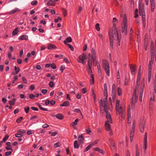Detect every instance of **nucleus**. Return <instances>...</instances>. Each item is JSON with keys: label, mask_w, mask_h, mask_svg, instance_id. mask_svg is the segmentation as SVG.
Instances as JSON below:
<instances>
[{"label": "nucleus", "mask_w": 156, "mask_h": 156, "mask_svg": "<svg viewBox=\"0 0 156 156\" xmlns=\"http://www.w3.org/2000/svg\"><path fill=\"white\" fill-rule=\"evenodd\" d=\"M69 101H66L64 102L62 104H61L60 106H69Z\"/></svg>", "instance_id": "473e14b6"}, {"label": "nucleus", "mask_w": 156, "mask_h": 156, "mask_svg": "<svg viewBox=\"0 0 156 156\" xmlns=\"http://www.w3.org/2000/svg\"><path fill=\"white\" fill-rule=\"evenodd\" d=\"M136 89H135L134 93L132 99V104H135L136 103L137 100V95L136 94Z\"/></svg>", "instance_id": "dca6fc26"}, {"label": "nucleus", "mask_w": 156, "mask_h": 156, "mask_svg": "<svg viewBox=\"0 0 156 156\" xmlns=\"http://www.w3.org/2000/svg\"><path fill=\"white\" fill-rule=\"evenodd\" d=\"M104 111L106 113V117L107 120L105 124V129L106 131H109V134L111 136L113 134V133L111 129L110 124L112 123V121L111 114L108 110H104Z\"/></svg>", "instance_id": "7ed1b4c3"}, {"label": "nucleus", "mask_w": 156, "mask_h": 156, "mask_svg": "<svg viewBox=\"0 0 156 156\" xmlns=\"http://www.w3.org/2000/svg\"><path fill=\"white\" fill-rule=\"evenodd\" d=\"M74 147L75 148H78L79 147V145L78 144L77 141L76 140H75L74 143Z\"/></svg>", "instance_id": "72a5a7b5"}, {"label": "nucleus", "mask_w": 156, "mask_h": 156, "mask_svg": "<svg viewBox=\"0 0 156 156\" xmlns=\"http://www.w3.org/2000/svg\"><path fill=\"white\" fill-rule=\"evenodd\" d=\"M95 58H96V51L94 48H92L91 50V53L89 55L88 61L89 60L92 61V59Z\"/></svg>", "instance_id": "9b49d317"}, {"label": "nucleus", "mask_w": 156, "mask_h": 156, "mask_svg": "<svg viewBox=\"0 0 156 156\" xmlns=\"http://www.w3.org/2000/svg\"><path fill=\"white\" fill-rule=\"evenodd\" d=\"M145 79H143L141 81L140 85V90L139 96V99L140 102H142V96L144 91V88L145 86Z\"/></svg>", "instance_id": "423d86ee"}, {"label": "nucleus", "mask_w": 156, "mask_h": 156, "mask_svg": "<svg viewBox=\"0 0 156 156\" xmlns=\"http://www.w3.org/2000/svg\"><path fill=\"white\" fill-rule=\"evenodd\" d=\"M28 39V36L27 35H23L21 36H20L18 38V39L20 41L23 40H27Z\"/></svg>", "instance_id": "4be33fe9"}, {"label": "nucleus", "mask_w": 156, "mask_h": 156, "mask_svg": "<svg viewBox=\"0 0 156 156\" xmlns=\"http://www.w3.org/2000/svg\"><path fill=\"white\" fill-rule=\"evenodd\" d=\"M154 42L151 41V59L150 61L153 62L154 61Z\"/></svg>", "instance_id": "6e6552de"}, {"label": "nucleus", "mask_w": 156, "mask_h": 156, "mask_svg": "<svg viewBox=\"0 0 156 156\" xmlns=\"http://www.w3.org/2000/svg\"><path fill=\"white\" fill-rule=\"evenodd\" d=\"M91 145H90V144L88 145V146L84 150V152H86L87 151H88L91 147Z\"/></svg>", "instance_id": "79ce46f5"}, {"label": "nucleus", "mask_w": 156, "mask_h": 156, "mask_svg": "<svg viewBox=\"0 0 156 156\" xmlns=\"http://www.w3.org/2000/svg\"><path fill=\"white\" fill-rule=\"evenodd\" d=\"M135 130L131 129L130 132V137L133 138Z\"/></svg>", "instance_id": "c03bdc74"}, {"label": "nucleus", "mask_w": 156, "mask_h": 156, "mask_svg": "<svg viewBox=\"0 0 156 156\" xmlns=\"http://www.w3.org/2000/svg\"><path fill=\"white\" fill-rule=\"evenodd\" d=\"M88 72L89 74L90 77L94 76V75L92 74V70L91 67L92 66V62L91 60H89L88 62Z\"/></svg>", "instance_id": "f8f14e48"}, {"label": "nucleus", "mask_w": 156, "mask_h": 156, "mask_svg": "<svg viewBox=\"0 0 156 156\" xmlns=\"http://www.w3.org/2000/svg\"><path fill=\"white\" fill-rule=\"evenodd\" d=\"M19 32V28L18 27H17L12 32V36H14L15 35L17 34Z\"/></svg>", "instance_id": "cd10ccee"}, {"label": "nucleus", "mask_w": 156, "mask_h": 156, "mask_svg": "<svg viewBox=\"0 0 156 156\" xmlns=\"http://www.w3.org/2000/svg\"><path fill=\"white\" fill-rule=\"evenodd\" d=\"M118 94L119 96H120L122 94V90L119 87H118L117 89Z\"/></svg>", "instance_id": "58836bf2"}, {"label": "nucleus", "mask_w": 156, "mask_h": 156, "mask_svg": "<svg viewBox=\"0 0 156 156\" xmlns=\"http://www.w3.org/2000/svg\"><path fill=\"white\" fill-rule=\"evenodd\" d=\"M62 12L64 16H66L67 14V11L65 9H62Z\"/></svg>", "instance_id": "603ef678"}, {"label": "nucleus", "mask_w": 156, "mask_h": 156, "mask_svg": "<svg viewBox=\"0 0 156 156\" xmlns=\"http://www.w3.org/2000/svg\"><path fill=\"white\" fill-rule=\"evenodd\" d=\"M145 125V122L144 120L140 121L139 124V128L140 131L142 133H143L144 131Z\"/></svg>", "instance_id": "4468645a"}, {"label": "nucleus", "mask_w": 156, "mask_h": 156, "mask_svg": "<svg viewBox=\"0 0 156 156\" xmlns=\"http://www.w3.org/2000/svg\"><path fill=\"white\" fill-rule=\"evenodd\" d=\"M154 42L151 41V59L150 61L153 62L154 61Z\"/></svg>", "instance_id": "0eeeda50"}, {"label": "nucleus", "mask_w": 156, "mask_h": 156, "mask_svg": "<svg viewBox=\"0 0 156 156\" xmlns=\"http://www.w3.org/2000/svg\"><path fill=\"white\" fill-rule=\"evenodd\" d=\"M92 59L93 60V65L94 66H98V65H99V64L98 61L97 60V58H95V59Z\"/></svg>", "instance_id": "c756f323"}, {"label": "nucleus", "mask_w": 156, "mask_h": 156, "mask_svg": "<svg viewBox=\"0 0 156 156\" xmlns=\"http://www.w3.org/2000/svg\"><path fill=\"white\" fill-rule=\"evenodd\" d=\"M49 87L51 88L53 87L55 85V84L54 83V82L52 81L50 82L49 83Z\"/></svg>", "instance_id": "13d9d810"}, {"label": "nucleus", "mask_w": 156, "mask_h": 156, "mask_svg": "<svg viewBox=\"0 0 156 156\" xmlns=\"http://www.w3.org/2000/svg\"><path fill=\"white\" fill-rule=\"evenodd\" d=\"M139 10L140 15L142 16L143 22L144 23H145L146 19L144 9L143 8H142L141 9H139Z\"/></svg>", "instance_id": "ddd939ff"}, {"label": "nucleus", "mask_w": 156, "mask_h": 156, "mask_svg": "<svg viewBox=\"0 0 156 156\" xmlns=\"http://www.w3.org/2000/svg\"><path fill=\"white\" fill-rule=\"evenodd\" d=\"M65 69V67L64 65H62L60 67V70L62 72L63 70Z\"/></svg>", "instance_id": "e2e57ef3"}, {"label": "nucleus", "mask_w": 156, "mask_h": 156, "mask_svg": "<svg viewBox=\"0 0 156 156\" xmlns=\"http://www.w3.org/2000/svg\"><path fill=\"white\" fill-rule=\"evenodd\" d=\"M119 103V101L117 100L115 105L116 115H119L120 119H124L125 116V107L124 105H121Z\"/></svg>", "instance_id": "f03ea898"}, {"label": "nucleus", "mask_w": 156, "mask_h": 156, "mask_svg": "<svg viewBox=\"0 0 156 156\" xmlns=\"http://www.w3.org/2000/svg\"><path fill=\"white\" fill-rule=\"evenodd\" d=\"M79 121L78 119H76L72 123V126H75L77 124V122Z\"/></svg>", "instance_id": "4c0bfd02"}, {"label": "nucleus", "mask_w": 156, "mask_h": 156, "mask_svg": "<svg viewBox=\"0 0 156 156\" xmlns=\"http://www.w3.org/2000/svg\"><path fill=\"white\" fill-rule=\"evenodd\" d=\"M91 79L90 80V84H93L94 83V76H92V77H90Z\"/></svg>", "instance_id": "bf43d9fd"}, {"label": "nucleus", "mask_w": 156, "mask_h": 156, "mask_svg": "<svg viewBox=\"0 0 156 156\" xmlns=\"http://www.w3.org/2000/svg\"><path fill=\"white\" fill-rule=\"evenodd\" d=\"M127 116H128V124L129 125L130 124L131 120V116L130 113V109L129 107L128 108L127 110Z\"/></svg>", "instance_id": "6ab92c4d"}, {"label": "nucleus", "mask_w": 156, "mask_h": 156, "mask_svg": "<svg viewBox=\"0 0 156 156\" xmlns=\"http://www.w3.org/2000/svg\"><path fill=\"white\" fill-rule=\"evenodd\" d=\"M95 28L98 31H99L100 30V28L99 23H96L95 25Z\"/></svg>", "instance_id": "8fccbe9b"}, {"label": "nucleus", "mask_w": 156, "mask_h": 156, "mask_svg": "<svg viewBox=\"0 0 156 156\" xmlns=\"http://www.w3.org/2000/svg\"><path fill=\"white\" fill-rule=\"evenodd\" d=\"M147 141V133L145 132L144 135V149L145 150L147 148L146 144Z\"/></svg>", "instance_id": "5701e85b"}, {"label": "nucleus", "mask_w": 156, "mask_h": 156, "mask_svg": "<svg viewBox=\"0 0 156 156\" xmlns=\"http://www.w3.org/2000/svg\"><path fill=\"white\" fill-rule=\"evenodd\" d=\"M37 3V0L33 1L31 2V4L33 5H36Z\"/></svg>", "instance_id": "5fc2aeb1"}, {"label": "nucleus", "mask_w": 156, "mask_h": 156, "mask_svg": "<svg viewBox=\"0 0 156 156\" xmlns=\"http://www.w3.org/2000/svg\"><path fill=\"white\" fill-rule=\"evenodd\" d=\"M97 69L98 74L99 75H101V67L99 65H98V66H97Z\"/></svg>", "instance_id": "e433bc0d"}, {"label": "nucleus", "mask_w": 156, "mask_h": 156, "mask_svg": "<svg viewBox=\"0 0 156 156\" xmlns=\"http://www.w3.org/2000/svg\"><path fill=\"white\" fill-rule=\"evenodd\" d=\"M156 95L153 94L151 96L149 100V107L150 110H152V106L153 102L155 101V98Z\"/></svg>", "instance_id": "2eb2a0df"}, {"label": "nucleus", "mask_w": 156, "mask_h": 156, "mask_svg": "<svg viewBox=\"0 0 156 156\" xmlns=\"http://www.w3.org/2000/svg\"><path fill=\"white\" fill-rule=\"evenodd\" d=\"M93 151H98L101 154H103L104 153L103 151L98 147L94 148L93 149Z\"/></svg>", "instance_id": "2f4dec72"}, {"label": "nucleus", "mask_w": 156, "mask_h": 156, "mask_svg": "<svg viewBox=\"0 0 156 156\" xmlns=\"http://www.w3.org/2000/svg\"><path fill=\"white\" fill-rule=\"evenodd\" d=\"M140 76H141V71H139L138 72V73L137 77V80H136V84H137V87H139L140 84Z\"/></svg>", "instance_id": "f3484780"}, {"label": "nucleus", "mask_w": 156, "mask_h": 156, "mask_svg": "<svg viewBox=\"0 0 156 156\" xmlns=\"http://www.w3.org/2000/svg\"><path fill=\"white\" fill-rule=\"evenodd\" d=\"M98 142V140H95L94 142H92L90 144L91 145V146L92 147L96 144Z\"/></svg>", "instance_id": "de8ad7c7"}, {"label": "nucleus", "mask_w": 156, "mask_h": 156, "mask_svg": "<svg viewBox=\"0 0 156 156\" xmlns=\"http://www.w3.org/2000/svg\"><path fill=\"white\" fill-rule=\"evenodd\" d=\"M51 68L53 69H55L56 68V65L54 63H52L51 65Z\"/></svg>", "instance_id": "052dcab7"}, {"label": "nucleus", "mask_w": 156, "mask_h": 156, "mask_svg": "<svg viewBox=\"0 0 156 156\" xmlns=\"http://www.w3.org/2000/svg\"><path fill=\"white\" fill-rule=\"evenodd\" d=\"M87 55L86 54L83 53L82 55L79 56L78 58L77 61L78 62L82 63L83 64H84L85 62H84L86 59Z\"/></svg>", "instance_id": "9d476101"}, {"label": "nucleus", "mask_w": 156, "mask_h": 156, "mask_svg": "<svg viewBox=\"0 0 156 156\" xmlns=\"http://www.w3.org/2000/svg\"><path fill=\"white\" fill-rule=\"evenodd\" d=\"M56 118L62 120L63 118V116L61 114H58L55 115Z\"/></svg>", "instance_id": "7c9ffc66"}, {"label": "nucleus", "mask_w": 156, "mask_h": 156, "mask_svg": "<svg viewBox=\"0 0 156 156\" xmlns=\"http://www.w3.org/2000/svg\"><path fill=\"white\" fill-rule=\"evenodd\" d=\"M14 69L15 71L12 72V75L17 74L20 71L19 68V67H17L16 66H15Z\"/></svg>", "instance_id": "a878e982"}, {"label": "nucleus", "mask_w": 156, "mask_h": 156, "mask_svg": "<svg viewBox=\"0 0 156 156\" xmlns=\"http://www.w3.org/2000/svg\"><path fill=\"white\" fill-rule=\"evenodd\" d=\"M72 41V39L71 37H67L66 38V40H65L64 41V43L65 44H68L67 43V42H68L69 43H70V42H71Z\"/></svg>", "instance_id": "c85d7f7f"}, {"label": "nucleus", "mask_w": 156, "mask_h": 156, "mask_svg": "<svg viewBox=\"0 0 156 156\" xmlns=\"http://www.w3.org/2000/svg\"><path fill=\"white\" fill-rule=\"evenodd\" d=\"M38 105L41 110L45 111H48V109L43 108L40 104H38Z\"/></svg>", "instance_id": "c9c22d12"}, {"label": "nucleus", "mask_w": 156, "mask_h": 156, "mask_svg": "<svg viewBox=\"0 0 156 156\" xmlns=\"http://www.w3.org/2000/svg\"><path fill=\"white\" fill-rule=\"evenodd\" d=\"M61 146V144L59 142H58L54 144V147L55 148H57L60 147Z\"/></svg>", "instance_id": "ea45409f"}, {"label": "nucleus", "mask_w": 156, "mask_h": 156, "mask_svg": "<svg viewBox=\"0 0 156 156\" xmlns=\"http://www.w3.org/2000/svg\"><path fill=\"white\" fill-rule=\"evenodd\" d=\"M23 119V117H20L19 118L17 119L16 120V122L17 123H19L22 120V119Z\"/></svg>", "instance_id": "3c124183"}, {"label": "nucleus", "mask_w": 156, "mask_h": 156, "mask_svg": "<svg viewBox=\"0 0 156 156\" xmlns=\"http://www.w3.org/2000/svg\"><path fill=\"white\" fill-rule=\"evenodd\" d=\"M8 54V56L9 58L10 59V60H11L12 58V54L11 53L9 52H8L7 53Z\"/></svg>", "instance_id": "338daca9"}, {"label": "nucleus", "mask_w": 156, "mask_h": 156, "mask_svg": "<svg viewBox=\"0 0 156 156\" xmlns=\"http://www.w3.org/2000/svg\"><path fill=\"white\" fill-rule=\"evenodd\" d=\"M56 48V47L54 44H50L48 45V49L49 50L55 49Z\"/></svg>", "instance_id": "393cba45"}, {"label": "nucleus", "mask_w": 156, "mask_h": 156, "mask_svg": "<svg viewBox=\"0 0 156 156\" xmlns=\"http://www.w3.org/2000/svg\"><path fill=\"white\" fill-rule=\"evenodd\" d=\"M110 142V146L112 150H113L114 149V147L115 146V142L112 139L109 138V139Z\"/></svg>", "instance_id": "aec40b11"}, {"label": "nucleus", "mask_w": 156, "mask_h": 156, "mask_svg": "<svg viewBox=\"0 0 156 156\" xmlns=\"http://www.w3.org/2000/svg\"><path fill=\"white\" fill-rule=\"evenodd\" d=\"M81 91L82 93L83 94L86 93L87 92L86 88H83V89H82Z\"/></svg>", "instance_id": "680f3d73"}, {"label": "nucleus", "mask_w": 156, "mask_h": 156, "mask_svg": "<svg viewBox=\"0 0 156 156\" xmlns=\"http://www.w3.org/2000/svg\"><path fill=\"white\" fill-rule=\"evenodd\" d=\"M104 98L103 100H101L100 103V108L101 112L103 113L104 110H108L109 108L107 106V99H108V94L107 91H104Z\"/></svg>", "instance_id": "20e7f679"}, {"label": "nucleus", "mask_w": 156, "mask_h": 156, "mask_svg": "<svg viewBox=\"0 0 156 156\" xmlns=\"http://www.w3.org/2000/svg\"><path fill=\"white\" fill-rule=\"evenodd\" d=\"M30 109L29 107L26 106L24 108V110L26 113H28L29 112V111Z\"/></svg>", "instance_id": "49530a36"}, {"label": "nucleus", "mask_w": 156, "mask_h": 156, "mask_svg": "<svg viewBox=\"0 0 156 156\" xmlns=\"http://www.w3.org/2000/svg\"><path fill=\"white\" fill-rule=\"evenodd\" d=\"M18 132L20 133L21 134H23L24 133H25L26 132V130L22 129H19L18 131Z\"/></svg>", "instance_id": "a18cd8bd"}, {"label": "nucleus", "mask_w": 156, "mask_h": 156, "mask_svg": "<svg viewBox=\"0 0 156 156\" xmlns=\"http://www.w3.org/2000/svg\"><path fill=\"white\" fill-rule=\"evenodd\" d=\"M9 136L7 134H6L5 137L1 141L2 143L5 142L6 140L8 139L9 138Z\"/></svg>", "instance_id": "f704fd0d"}, {"label": "nucleus", "mask_w": 156, "mask_h": 156, "mask_svg": "<svg viewBox=\"0 0 156 156\" xmlns=\"http://www.w3.org/2000/svg\"><path fill=\"white\" fill-rule=\"evenodd\" d=\"M122 31L123 33L124 32L125 33H126L127 24V20L126 17L125 16L123 18V22L122 25Z\"/></svg>", "instance_id": "1a4fd4ad"}, {"label": "nucleus", "mask_w": 156, "mask_h": 156, "mask_svg": "<svg viewBox=\"0 0 156 156\" xmlns=\"http://www.w3.org/2000/svg\"><path fill=\"white\" fill-rule=\"evenodd\" d=\"M20 9L17 8H15L13 9L10 11L9 12V14H13L18 12L20 11Z\"/></svg>", "instance_id": "bb28decb"}, {"label": "nucleus", "mask_w": 156, "mask_h": 156, "mask_svg": "<svg viewBox=\"0 0 156 156\" xmlns=\"http://www.w3.org/2000/svg\"><path fill=\"white\" fill-rule=\"evenodd\" d=\"M67 45H68L69 48H70V50L72 51H73L74 48L71 44H67Z\"/></svg>", "instance_id": "774afa93"}, {"label": "nucleus", "mask_w": 156, "mask_h": 156, "mask_svg": "<svg viewBox=\"0 0 156 156\" xmlns=\"http://www.w3.org/2000/svg\"><path fill=\"white\" fill-rule=\"evenodd\" d=\"M113 26L112 28L109 30V37L110 40V47L113 48V41L118 40L119 41L118 32L116 29V23H117V20L115 17L113 18Z\"/></svg>", "instance_id": "f257e3e1"}, {"label": "nucleus", "mask_w": 156, "mask_h": 156, "mask_svg": "<svg viewBox=\"0 0 156 156\" xmlns=\"http://www.w3.org/2000/svg\"><path fill=\"white\" fill-rule=\"evenodd\" d=\"M86 132L87 133L89 134H91V131L90 129V128L89 127L86 129Z\"/></svg>", "instance_id": "a19ab883"}, {"label": "nucleus", "mask_w": 156, "mask_h": 156, "mask_svg": "<svg viewBox=\"0 0 156 156\" xmlns=\"http://www.w3.org/2000/svg\"><path fill=\"white\" fill-rule=\"evenodd\" d=\"M35 88V86L34 85H31L30 87V90L33 91Z\"/></svg>", "instance_id": "0e129e2a"}, {"label": "nucleus", "mask_w": 156, "mask_h": 156, "mask_svg": "<svg viewBox=\"0 0 156 156\" xmlns=\"http://www.w3.org/2000/svg\"><path fill=\"white\" fill-rule=\"evenodd\" d=\"M78 141L80 142V143H83L84 139L83 135L82 134L78 136Z\"/></svg>", "instance_id": "b1692460"}, {"label": "nucleus", "mask_w": 156, "mask_h": 156, "mask_svg": "<svg viewBox=\"0 0 156 156\" xmlns=\"http://www.w3.org/2000/svg\"><path fill=\"white\" fill-rule=\"evenodd\" d=\"M23 135V134H22L21 133H19L18 131H17V133L15 134V136L17 137H22Z\"/></svg>", "instance_id": "37998d69"}, {"label": "nucleus", "mask_w": 156, "mask_h": 156, "mask_svg": "<svg viewBox=\"0 0 156 156\" xmlns=\"http://www.w3.org/2000/svg\"><path fill=\"white\" fill-rule=\"evenodd\" d=\"M148 76H151V68H148Z\"/></svg>", "instance_id": "864d4df0"}, {"label": "nucleus", "mask_w": 156, "mask_h": 156, "mask_svg": "<svg viewBox=\"0 0 156 156\" xmlns=\"http://www.w3.org/2000/svg\"><path fill=\"white\" fill-rule=\"evenodd\" d=\"M92 92L93 95V98H94L95 99V98H96L95 94L94 92V89H92Z\"/></svg>", "instance_id": "6e6d98bb"}, {"label": "nucleus", "mask_w": 156, "mask_h": 156, "mask_svg": "<svg viewBox=\"0 0 156 156\" xmlns=\"http://www.w3.org/2000/svg\"><path fill=\"white\" fill-rule=\"evenodd\" d=\"M102 66L107 75L108 76H110L109 65L108 61L105 59H103L102 61Z\"/></svg>", "instance_id": "39448f33"}, {"label": "nucleus", "mask_w": 156, "mask_h": 156, "mask_svg": "<svg viewBox=\"0 0 156 156\" xmlns=\"http://www.w3.org/2000/svg\"><path fill=\"white\" fill-rule=\"evenodd\" d=\"M151 3V12H153L154 11L155 8V2L154 0H150Z\"/></svg>", "instance_id": "412c9836"}, {"label": "nucleus", "mask_w": 156, "mask_h": 156, "mask_svg": "<svg viewBox=\"0 0 156 156\" xmlns=\"http://www.w3.org/2000/svg\"><path fill=\"white\" fill-rule=\"evenodd\" d=\"M135 156H139V152L137 148L136 149Z\"/></svg>", "instance_id": "69168bd1"}, {"label": "nucleus", "mask_w": 156, "mask_h": 156, "mask_svg": "<svg viewBox=\"0 0 156 156\" xmlns=\"http://www.w3.org/2000/svg\"><path fill=\"white\" fill-rule=\"evenodd\" d=\"M130 68L132 74V75H135L136 73L135 71L136 69V67L135 66L131 65L130 66Z\"/></svg>", "instance_id": "a211bd4d"}, {"label": "nucleus", "mask_w": 156, "mask_h": 156, "mask_svg": "<svg viewBox=\"0 0 156 156\" xmlns=\"http://www.w3.org/2000/svg\"><path fill=\"white\" fill-rule=\"evenodd\" d=\"M135 124H136V122L135 120H134L133 122V124L132 125V128L131 129H133L135 130Z\"/></svg>", "instance_id": "4d7b16f0"}, {"label": "nucleus", "mask_w": 156, "mask_h": 156, "mask_svg": "<svg viewBox=\"0 0 156 156\" xmlns=\"http://www.w3.org/2000/svg\"><path fill=\"white\" fill-rule=\"evenodd\" d=\"M112 90L113 92H115L116 91V86L115 84H113L112 86Z\"/></svg>", "instance_id": "09e8293b"}]
</instances>
